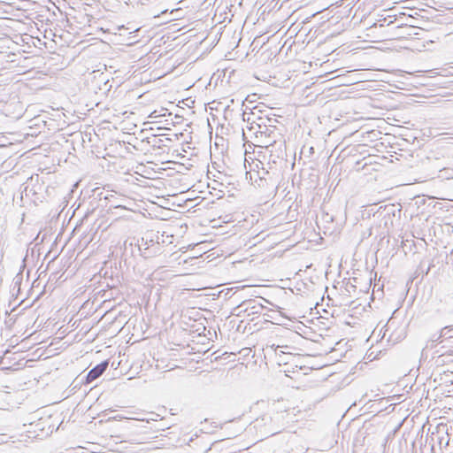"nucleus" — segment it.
Instances as JSON below:
<instances>
[{
	"label": "nucleus",
	"instance_id": "f257e3e1",
	"mask_svg": "<svg viewBox=\"0 0 453 453\" xmlns=\"http://www.w3.org/2000/svg\"><path fill=\"white\" fill-rule=\"evenodd\" d=\"M259 129L262 130H258L259 134L257 135V142L260 147H268L277 140L284 137L282 128H280L278 126H272L270 124L260 125Z\"/></svg>",
	"mask_w": 453,
	"mask_h": 453
},
{
	"label": "nucleus",
	"instance_id": "f03ea898",
	"mask_svg": "<svg viewBox=\"0 0 453 453\" xmlns=\"http://www.w3.org/2000/svg\"><path fill=\"white\" fill-rule=\"evenodd\" d=\"M272 348L274 349L275 354L278 357V364L280 365H283L285 366L289 365L290 364H294L295 367L297 369H302V365H299L298 360L301 359L300 355H293L290 352H287L284 349H290L288 345H272Z\"/></svg>",
	"mask_w": 453,
	"mask_h": 453
},
{
	"label": "nucleus",
	"instance_id": "7ed1b4c3",
	"mask_svg": "<svg viewBox=\"0 0 453 453\" xmlns=\"http://www.w3.org/2000/svg\"><path fill=\"white\" fill-rule=\"evenodd\" d=\"M440 303L447 308L453 309V285L446 283L442 285L436 294Z\"/></svg>",
	"mask_w": 453,
	"mask_h": 453
},
{
	"label": "nucleus",
	"instance_id": "20e7f679",
	"mask_svg": "<svg viewBox=\"0 0 453 453\" xmlns=\"http://www.w3.org/2000/svg\"><path fill=\"white\" fill-rule=\"evenodd\" d=\"M269 155L276 156V158H281L286 161V142L284 137L277 140L268 147H264Z\"/></svg>",
	"mask_w": 453,
	"mask_h": 453
},
{
	"label": "nucleus",
	"instance_id": "39448f33",
	"mask_svg": "<svg viewBox=\"0 0 453 453\" xmlns=\"http://www.w3.org/2000/svg\"><path fill=\"white\" fill-rule=\"evenodd\" d=\"M3 111L6 116L19 119L22 116L23 105L19 101L12 100L9 103H4Z\"/></svg>",
	"mask_w": 453,
	"mask_h": 453
},
{
	"label": "nucleus",
	"instance_id": "423d86ee",
	"mask_svg": "<svg viewBox=\"0 0 453 453\" xmlns=\"http://www.w3.org/2000/svg\"><path fill=\"white\" fill-rule=\"evenodd\" d=\"M264 309V305L255 299H250L242 302L240 305H238L234 310H240L239 312L242 311H250L249 314H257L262 311Z\"/></svg>",
	"mask_w": 453,
	"mask_h": 453
},
{
	"label": "nucleus",
	"instance_id": "0eeeda50",
	"mask_svg": "<svg viewBox=\"0 0 453 453\" xmlns=\"http://www.w3.org/2000/svg\"><path fill=\"white\" fill-rule=\"evenodd\" d=\"M108 365V360H104L98 364L97 365H96L94 368H92L86 377V383H91L96 379H98L106 371Z\"/></svg>",
	"mask_w": 453,
	"mask_h": 453
},
{
	"label": "nucleus",
	"instance_id": "6e6552de",
	"mask_svg": "<svg viewBox=\"0 0 453 453\" xmlns=\"http://www.w3.org/2000/svg\"><path fill=\"white\" fill-rule=\"evenodd\" d=\"M452 331H453L452 326H444L443 328H441V330L439 333L434 334L430 337V339L426 342V348H429V347L433 348L434 343L441 342V340L442 338H446V339L453 338V335L449 334V332H452Z\"/></svg>",
	"mask_w": 453,
	"mask_h": 453
},
{
	"label": "nucleus",
	"instance_id": "1a4fd4ad",
	"mask_svg": "<svg viewBox=\"0 0 453 453\" xmlns=\"http://www.w3.org/2000/svg\"><path fill=\"white\" fill-rule=\"evenodd\" d=\"M284 163L285 160L281 158H276V156L268 154L267 165L269 169L272 171L273 175H275L280 172Z\"/></svg>",
	"mask_w": 453,
	"mask_h": 453
},
{
	"label": "nucleus",
	"instance_id": "9d476101",
	"mask_svg": "<svg viewBox=\"0 0 453 453\" xmlns=\"http://www.w3.org/2000/svg\"><path fill=\"white\" fill-rule=\"evenodd\" d=\"M259 111L257 112L253 110H251L250 112H247L246 110L243 111L242 113V118L244 122H246L248 125H253L258 122L257 119L262 118L258 115Z\"/></svg>",
	"mask_w": 453,
	"mask_h": 453
},
{
	"label": "nucleus",
	"instance_id": "9b49d317",
	"mask_svg": "<svg viewBox=\"0 0 453 453\" xmlns=\"http://www.w3.org/2000/svg\"><path fill=\"white\" fill-rule=\"evenodd\" d=\"M263 118L257 119L258 122L256 124L247 126V128H249L250 131H252L255 134V138L257 139V135L259 134L258 130L261 131L262 129H259L260 125H265L264 121L262 120Z\"/></svg>",
	"mask_w": 453,
	"mask_h": 453
},
{
	"label": "nucleus",
	"instance_id": "f8f14e48",
	"mask_svg": "<svg viewBox=\"0 0 453 453\" xmlns=\"http://www.w3.org/2000/svg\"><path fill=\"white\" fill-rule=\"evenodd\" d=\"M272 173V171L268 168L265 169V167H262L261 171H257L256 173V176L262 181L263 180H265V175H269Z\"/></svg>",
	"mask_w": 453,
	"mask_h": 453
},
{
	"label": "nucleus",
	"instance_id": "ddd939ff",
	"mask_svg": "<svg viewBox=\"0 0 453 453\" xmlns=\"http://www.w3.org/2000/svg\"><path fill=\"white\" fill-rule=\"evenodd\" d=\"M154 241L153 239H145L144 237L142 238L141 240V243L139 244V250H142V247H144L143 249L146 250L149 249V246L150 244H153Z\"/></svg>",
	"mask_w": 453,
	"mask_h": 453
},
{
	"label": "nucleus",
	"instance_id": "4468645a",
	"mask_svg": "<svg viewBox=\"0 0 453 453\" xmlns=\"http://www.w3.org/2000/svg\"><path fill=\"white\" fill-rule=\"evenodd\" d=\"M264 124L265 125H272V126H277L280 122L275 118H268V117H263Z\"/></svg>",
	"mask_w": 453,
	"mask_h": 453
},
{
	"label": "nucleus",
	"instance_id": "2eb2a0df",
	"mask_svg": "<svg viewBox=\"0 0 453 453\" xmlns=\"http://www.w3.org/2000/svg\"><path fill=\"white\" fill-rule=\"evenodd\" d=\"M257 176H256V173H252L250 172H246V179L247 180L253 181V180L255 179V182H257Z\"/></svg>",
	"mask_w": 453,
	"mask_h": 453
},
{
	"label": "nucleus",
	"instance_id": "dca6fc26",
	"mask_svg": "<svg viewBox=\"0 0 453 453\" xmlns=\"http://www.w3.org/2000/svg\"><path fill=\"white\" fill-rule=\"evenodd\" d=\"M295 368L296 367H293L291 366V364L288 366H286V369L283 370V372L286 373L287 376H288V372H295Z\"/></svg>",
	"mask_w": 453,
	"mask_h": 453
},
{
	"label": "nucleus",
	"instance_id": "f3484780",
	"mask_svg": "<svg viewBox=\"0 0 453 453\" xmlns=\"http://www.w3.org/2000/svg\"><path fill=\"white\" fill-rule=\"evenodd\" d=\"M150 118H156V117H157V116L156 115V111H153V112L150 115Z\"/></svg>",
	"mask_w": 453,
	"mask_h": 453
},
{
	"label": "nucleus",
	"instance_id": "a211bd4d",
	"mask_svg": "<svg viewBox=\"0 0 453 453\" xmlns=\"http://www.w3.org/2000/svg\"><path fill=\"white\" fill-rule=\"evenodd\" d=\"M3 103V101L0 99V104Z\"/></svg>",
	"mask_w": 453,
	"mask_h": 453
}]
</instances>
